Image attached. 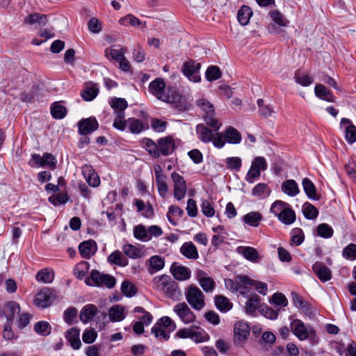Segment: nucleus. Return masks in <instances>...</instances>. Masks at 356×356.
<instances>
[{
	"mask_svg": "<svg viewBox=\"0 0 356 356\" xmlns=\"http://www.w3.org/2000/svg\"><path fill=\"white\" fill-rule=\"evenodd\" d=\"M153 288L163 293L167 298L173 300H179L181 296L178 284L170 275L156 276L152 280Z\"/></svg>",
	"mask_w": 356,
	"mask_h": 356,
	"instance_id": "nucleus-1",
	"label": "nucleus"
},
{
	"mask_svg": "<svg viewBox=\"0 0 356 356\" xmlns=\"http://www.w3.org/2000/svg\"><path fill=\"white\" fill-rule=\"evenodd\" d=\"M290 327L293 334L300 341L309 339L312 345L318 343V338L312 326H306L301 320L295 319L291 322Z\"/></svg>",
	"mask_w": 356,
	"mask_h": 356,
	"instance_id": "nucleus-2",
	"label": "nucleus"
},
{
	"mask_svg": "<svg viewBox=\"0 0 356 356\" xmlns=\"http://www.w3.org/2000/svg\"><path fill=\"white\" fill-rule=\"evenodd\" d=\"M109 104L111 107L113 109L114 113L116 116L114 120L113 127L120 131L125 130V113L124 111L128 106L127 102L120 97H113L110 99Z\"/></svg>",
	"mask_w": 356,
	"mask_h": 356,
	"instance_id": "nucleus-3",
	"label": "nucleus"
},
{
	"mask_svg": "<svg viewBox=\"0 0 356 356\" xmlns=\"http://www.w3.org/2000/svg\"><path fill=\"white\" fill-rule=\"evenodd\" d=\"M196 105L204 113L203 118L206 124L214 131H218L221 123L214 118L215 110L213 104L205 99H200L197 100Z\"/></svg>",
	"mask_w": 356,
	"mask_h": 356,
	"instance_id": "nucleus-4",
	"label": "nucleus"
},
{
	"mask_svg": "<svg viewBox=\"0 0 356 356\" xmlns=\"http://www.w3.org/2000/svg\"><path fill=\"white\" fill-rule=\"evenodd\" d=\"M85 283L88 286L99 287L105 286L108 289H112L116 284V280L113 275L101 273L97 270H92L90 272V277L85 280Z\"/></svg>",
	"mask_w": 356,
	"mask_h": 356,
	"instance_id": "nucleus-5",
	"label": "nucleus"
},
{
	"mask_svg": "<svg viewBox=\"0 0 356 356\" xmlns=\"http://www.w3.org/2000/svg\"><path fill=\"white\" fill-rule=\"evenodd\" d=\"M187 302L197 311L202 310L205 307L204 295L195 285L191 284L185 292Z\"/></svg>",
	"mask_w": 356,
	"mask_h": 356,
	"instance_id": "nucleus-6",
	"label": "nucleus"
},
{
	"mask_svg": "<svg viewBox=\"0 0 356 356\" xmlns=\"http://www.w3.org/2000/svg\"><path fill=\"white\" fill-rule=\"evenodd\" d=\"M57 298L56 290L44 287L35 294L33 303L36 307L44 309L50 307Z\"/></svg>",
	"mask_w": 356,
	"mask_h": 356,
	"instance_id": "nucleus-7",
	"label": "nucleus"
},
{
	"mask_svg": "<svg viewBox=\"0 0 356 356\" xmlns=\"http://www.w3.org/2000/svg\"><path fill=\"white\" fill-rule=\"evenodd\" d=\"M201 66L200 63L193 59H189L183 63L181 72L189 81L194 83H199L201 81V76L200 74Z\"/></svg>",
	"mask_w": 356,
	"mask_h": 356,
	"instance_id": "nucleus-8",
	"label": "nucleus"
},
{
	"mask_svg": "<svg viewBox=\"0 0 356 356\" xmlns=\"http://www.w3.org/2000/svg\"><path fill=\"white\" fill-rule=\"evenodd\" d=\"M30 164L38 167L47 168L53 170L56 168L57 159L51 153L45 152L42 156L38 154H33L32 155Z\"/></svg>",
	"mask_w": 356,
	"mask_h": 356,
	"instance_id": "nucleus-9",
	"label": "nucleus"
},
{
	"mask_svg": "<svg viewBox=\"0 0 356 356\" xmlns=\"http://www.w3.org/2000/svg\"><path fill=\"white\" fill-rule=\"evenodd\" d=\"M250 326L244 321H238L234 325V344L242 346L250 334Z\"/></svg>",
	"mask_w": 356,
	"mask_h": 356,
	"instance_id": "nucleus-10",
	"label": "nucleus"
},
{
	"mask_svg": "<svg viewBox=\"0 0 356 356\" xmlns=\"http://www.w3.org/2000/svg\"><path fill=\"white\" fill-rule=\"evenodd\" d=\"M173 311L184 324L193 323L196 320L195 314L184 302L175 305Z\"/></svg>",
	"mask_w": 356,
	"mask_h": 356,
	"instance_id": "nucleus-11",
	"label": "nucleus"
},
{
	"mask_svg": "<svg viewBox=\"0 0 356 356\" xmlns=\"http://www.w3.org/2000/svg\"><path fill=\"white\" fill-rule=\"evenodd\" d=\"M171 178L174 182V197L177 200H182L186 193V184L184 178L176 172H173Z\"/></svg>",
	"mask_w": 356,
	"mask_h": 356,
	"instance_id": "nucleus-12",
	"label": "nucleus"
},
{
	"mask_svg": "<svg viewBox=\"0 0 356 356\" xmlns=\"http://www.w3.org/2000/svg\"><path fill=\"white\" fill-rule=\"evenodd\" d=\"M79 134L87 136L96 131L99 127V123L95 117L81 119L78 123Z\"/></svg>",
	"mask_w": 356,
	"mask_h": 356,
	"instance_id": "nucleus-13",
	"label": "nucleus"
},
{
	"mask_svg": "<svg viewBox=\"0 0 356 356\" xmlns=\"http://www.w3.org/2000/svg\"><path fill=\"white\" fill-rule=\"evenodd\" d=\"M175 145L172 136H168L158 140V151L159 157L162 155L167 156L175 150Z\"/></svg>",
	"mask_w": 356,
	"mask_h": 356,
	"instance_id": "nucleus-14",
	"label": "nucleus"
},
{
	"mask_svg": "<svg viewBox=\"0 0 356 356\" xmlns=\"http://www.w3.org/2000/svg\"><path fill=\"white\" fill-rule=\"evenodd\" d=\"M154 172L158 192L161 197H165L168 191V187L165 181L166 176L163 174L161 167L159 165L154 166Z\"/></svg>",
	"mask_w": 356,
	"mask_h": 356,
	"instance_id": "nucleus-15",
	"label": "nucleus"
},
{
	"mask_svg": "<svg viewBox=\"0 0 356 356\" xmlns=\"http://www.w3.org/2000/svg\"><path fill=\"white\" fill-rule=\"evenodd\" d=\"M99 313V311L97 306L93 304H88L81 309L79 318L83 323L86 324L91 321Z\"/></svg>",
	"mask_w": 356,
	"mask_h": 356,
	"instance_id": "nucleus-16",
	"label": "nucleus"
},
{
	"mask_svg": "<svg viewBox=\"0 0 356 356\" xmlns=\"http://www.w3.org/2000/svg\"><path fill=\"white\" fill-rule=\"evenodd\" d=\"M312 269L318 278L323 282H325L331 280V270L322 262L317 261L313 266Z\"/></svg>",
	"mask_w": 356,
	"mask_h": 356,
	"instance_id": "nucleus-17",
	"label": "nucleus"
},
{
	"mask_svg": "<svg viewBox=\"0 0 356 356\" xmlns=\"http://www.w3.org/2000/svg\"><path fill=\"white\" fill-rule=\"evenodd\" d=\"M128 128L129 131L133 134H138L143 130L148 129V126L144 124L140 120L135 118H129L125 120V129Z\"/></svg>",
	"mask_w": 356,
	"mask_h": 356,
	"instance_id": "nucleus-18",
	"label": "nucleus"
},
{
	"mask_svg": "<svg viewBox=\"0 0 356 356\" xmlns=\"http://www.w3.org/2000/svg\"><path fill=\"white\" fill-rule=\"evenodd\" d=\"M79 334L80 330L76 327H72L65 333V338L74 350H79L81 346Z\"/></svg>",
	"mask_w": 356,
	"mask_h": 356,
	"instance_id": "nucleus-19",
	"label": "nucleus"
},
{
	"mask_svg": "<svg viewBox=\"0 0 356 356\" xmlns=\"http://www.w3.org/2000/svg\"><path fill=\"white\" fill-rule=\"evenodd\" d=\"M214 129L211 131L204 124H199L196 126V134L199 140L204 143H209L213 140Z\"/></svg>",
	"mask_w": 356,
	"mask_h": 356,
	"instance_id": "nucleus-20",
	"label": "nucleus"
},
{
	"mask_svg": "<svg viewBox=\"0 0 356 356\" xmlns=\"http://www.w3.org/2000/svg\"><path fill=\"white\" fill-rule=\"evenodd\" d=\"M165 81L161 78H156L152 81L149 86V90L159 99H161V96L165 92Z\"/></svg>",
	"mask_w": 356,
	"mask_h": 356,
	"instance_id": "nucleus-21",
	"label": "nucleus"
},
{
	"mask_svg": "<svg viewBox=\"0 0 356 356\" xmlns=\"http://www.w3.org/2000/svg\"><path fill=\"white\" fill-rule=\"evenodd\" d=\"M171 273L174 278L177 280H186L191 277V270L183 266H176L174 263L170 268Z\"/></svg>",
	"mask_w": 356,
	"mask_h": 356,
	"instance_id": "nucleus-22",
	"label": "nucleus"
},
{
	"mask_svg": "<svg viewBox=\"0 0 356 356\" xmlns=\"http://www.w3.org/2000/svg\"><path fill=\"white\" fill-rule=\"evenodd\" d=\"M259 307H261L260 305V297L256 293L252 294L248 298L245 305L246 314L252 316Z\"/></svg>",
	"mask_w": 356,
	"mask_h": 356,
	"instance_id": "nucleus-23",
	"label": "nucleus"
},
{
	"mask_svg": "<svg viewBox=\"0 0 356 356\" xmlns=\"http://www.w3.org/2000/svg\"><path fill=\"white\" fill-rule=\"evenodd\" d=\"M302 185L307 197L313 200H318L320 195L316 193V188L314 184L307 177L302 179Z\"/></svg>",
	"mask_w": 356,
	"mask_h": 356,
	"instance_id": "nucleus-24",
	"label": "nucleus"
},
{
	"mask_svg": "<svg viewBox=\"0 0 356 356\" xmlns=\"http://www.w3.org/2000/svg\"><path fill=\"white\" fill-rule=\"evenodd\" d=\"M19 305L13 301L8 302L3 307V313L8 322H12L15 314H19Z\"/></svg>",
	"mask_w": 356,
	"mask_h": 356,
	"instance_id": "nucleus-25",
	"label": "nucleus"
},
{
	"mask_svg": "<svg viewBox=\"0 0 356 356\" xmlns=\"http://www.w3.org/2000/svg\"><path fill=\"white\" fill-rule=\"evenodd\" d=\"M99 93V88L97 84L93 83H88L83 90H82L81 95L85 101L93 100Z\"/></svg>",
	"mask_w": 356,
	"mask_h": 356,
	"instance_id": "nucleus-26",
	"label": "nucleus"
},
{
	"mask_svg": "<svg viewBox=\"0 0 356 356\" xmlns=\"http://www.w3.org/2000/svg\"><path fill=\"white\" fill-rule=\"evenodd\" d=\"M236 251L238 254L243 255L247 260L255 262L259 257L258 251L250 246H239Z\"/></svg>",
	"mask_w": 356,
	"mask_h": 356,
	"instance_id": "nucleus-27",
	"label": "nucleus"
},
{
	"mask_svg": "<svg viewBox=\"0 0 356 356\" xmlns=\"http://www.w3.org/2000/svg\"><path fill=\"white\" fill-rule=\"evenodd\" d=\"M214 302L216 308L222 313L229 312L233 307L232 302L222 295H216L214 298Z\"/></svg>",
	"mask_w": 356,
	"mask_h": 356,
	"instance_id": "nucleus-28",
	"label": "nucleus"
},
{
	"mask_svg": "<svg viewBox=\"0 0 356 356\" xmlns=\"http://www.w3.org/2000/svg\"><path fill=\"white\" fill-rule=\"evenodd\" d=\"M198 280L200 286L207 293L211 292L216 286L213 279L207 276L203 271L199 273Z\"/></svg>",
	"mask_w": 356,
	"mask_h": 356,
	"instance_id": "nucleus-29",
	"label": "nucleus"
},
{
	"mask_svg": "<svg viewBox=\"0 0 356 356\" xmlns=\"http://www.w3.org/2000/svg\"><path fill=\"white\" fill-rule=\"evenodd\" d=\"M180 252L190 259H197L199 257L197 248L192 242L184 243L180 248Z\"/></svg>",
	"mask_w": 356,
	"mask_h": 356,
	"instance_id": "nucleus-30",
	"label": "nucleus"
},
{
	"mask_svg": "<svg viewBox=\"0 0 356 356\" xmlns=\"http://www.w3.org/2000/svg\"><path fill=\"white\" fill-rule=\"evenodd\" d=\"M181 96L176 88H168L161 96V101L175 104L181 102Z\"/></svg>",
	"mask_w": 356,
	"mask_h": 356,
	"instance_id": "nucleus-31",
	"label": "nucleus"
},
{
	"mask_svg": "<svg viewBox=\"0 0 356 356\" xmlns=\"http://www.w3.org/2000/svg\"><path fill=\"white\" fill-rule=\"evenodd\" d=\"M282 191L291 197H295L299 192V188L296 181L293 179H288L282 184Z\"/></svg>",
	"mask_w": 356,
	"mask_h": 356,
	"instance_id": "nucleus-32",
	"label": "nucleus"
},
{
	"mask_svg": "<svg viewBox=\"0 0 356 356\" xmlns=\"http://www.w3.org/2000/svg\"><path fill=\"white\" fill-rule=\"evenodd\" d=\"M271 193V189L265 183L257 184L252 190V195L259 199L268 197Z\"/></svg>",
	"mask_w": 356,
	"mask_h": 356,
	"instance_id": "nucleus-33",
	"label": "nucleus"
},
{
	"mask_svg": "<svg viewBox=\"0 0 356 356\" xmlns=\"http://www.w3.org/2000/svg\"><path fill=\"white\" fill-rule=\"evenodd\" d=\"M278 220L284 225H289L293 224L296 218L295 211L291 207V205L286 207L285 210L278 216Z\"/></svg>",
	"mask_w": 356,
	"mask_h": 356,
	"instance_id": "nucleus-34",
	"label": "nucleus"
},
{
	"mask_svg": "<svg viewBox=\"0 0 356 356\" xmlns=\"http://www.w3.org/2000/svg\"><path fill=\"white\" fill-rule=\"evenodd\" d=\"M315 95L318 98L328 102H334V98L332 92L323 84H317L314 88Z\"/></svg>",
	"mask_w": 356,
	"mask_h": 356,
	"instance_id": "nucleus-35",
	"label": "nucleus"
},
{
	"mask_svg": "<svg viewBox=\"0 0 356 356\" xmlns=\"http://www.w3.org/2000/svg\"><path fill=\"white\" fill-rule=\"evenodd\" d=\"M108 316L112 322H119L125 318L124 311L122 306L115 305L108 310Z\"/></svg>",
	"mask_w": 356,
	"mask_h": 356,
	"instance_id": "nucleus-36",
	"label": "nucleus"
},
{
	"mask_svg": "<svg viewBox=\"0 0 356 356\" xmlns=\"http://www.w3.org/2000/svg\"><path fill=\"white\" fill-rule=\"evenodd\" d=\"M148 261L149 263L148 271L152 275L163 269L165 266L164 259L159 255L151 257Z\"/></svg>",
	"mask_w": 356,
	"mask_h": 356,
	"instance_id": "nucleus-37",
	"label": "nucleus"
},
{
	"mask_svg": "<svg viewBox=\"0 0 356 356\" xmlns=\"http://www.w3.org/2000/svg\"><path fill=\"white\" fill-rule=\"evenodd\" d=\"M142 146L152 157L155 159L159 158V154L158 151V143H156L153 140L144 138L142 141Z\"/></svg>",
	"mask_w": 356,
	"mask_h": 356,
	"instance_id": "nucleus-38",
	"label": "nucleus"
},
{
	"mask_svg": "<svg viewBox=\"0 0 356 356\" xmlns=\"http://www.w3.org/2000/svg\"><path fill=\"white\" fill-rule=\"evenodd\" d=\"M252 15V11L248 6H243L237 13L238 21L242 26H245L249 23L250 19Z\"/></svg>",
	"mask_w": 356,
	"mask_h": 356,
	"instance_id": "nucleus-39",
	"label": "nucleus"
},
{
	"mask_svg": "<svg viewBox=\"0 0 356 356\" xmlns=\"http://www.w3.org/2000/svg\"><path fill=\"white\" fill-rule=\"evenodd\" d=\"M51 114L54 119H63L67 113V108L61 105L60 102H56L51 104Z\"/></svg>",
	"mask_w": 356,
	"mask_h": 356,
	"instance_id": "nucleus-40",
	"label": "nucleus"
},
{
	"mask_svg": "<svg viewBox=\"0 0 356 356\" xmlns=\"http://www.w3.org/2000/svg\"><path fill=\"white\" fill-rule=\"evenodd\" d=\"M226 141L230 144H238L241 141L240 132L233 127H229L225 133Z\"/></svg>",
	"mask_w": 356,
	"mask_h": 356,
	"instance_id": "nucleus-41",
	"label": "nucleus"
},
{
	"mask_svg": "<svg viewBox=\"0 0 356 356\" xmlns=\"http://www.w3.org/2000/svg\"><path fill=\"white\" fill-rule=\"evenodd\" d=\"M24 22L30 25L38 24L40 26H44L47 22V17L46 15L33 13L26 17Z\"/></svg>",
	"mask_w": 356,
	"mask_h": 356,
	"instance_id": "nucleus-42",
	"label": "nucleus"
},
{
	"mask_svg": "<svg viewBox=\"0 0 356 356\" xmlns=\"http://www.w3.org/2000/svg\"><path fill=\"white\" fill-rule=\"evenodd\" d=\"M107 261L111 264H115L120 266H126L128 264V260L123 257L121 252L115 250L112 252L107 258Z\"/></svg>",
	"mask_w": 356,
	"mask_h": 356,
	"instance_id": "nucleus-43",
	"label": "nucleus"
},
{
	"mask_svg": "<svg viewBox=\"0 0 356 356\" xmlns=\"http://www.w3.org/2000/svg\"><path fill=\"white\" fill-rule=\"evenodd\" d=\"M34 331L40 336L47 337L51 332V326L47 321H40L34 325Z\"/></svg>",
	"mask_w": 356,
	"mask_h": 356,
	"instance_id": "nucleus-44",
	"label": "nucleus"
},
{
	"mask_svg": "<svg viewBox=\"0 0 356 356\" xmlns=\"http://www.w3.org/2000/svg\"><path fill=\"white\" fill-rule=\"evenodd\" d=\"M261 220V214L257 211L250 212L243 216V221L252 227H257Z\"/></svg>",
	"mask_w": 356,
	"mask_h": 356,
	"instance_id": "nucleus-45",
	"label": "nucleus"
},
{
	"mask_svg": "<svg viewBox=\"0 0 356 356\" xmlns=\"http://www.w3.org/2000/svg\"><path fill=\"white\" fill-rule=\"evenodd\" d=\"M210 339L209 334L199 326H195L191 339L196 343L208 341Z\"/></svg>",
	"mask_w": 356,
	"mask_h": 356,
	"instance_id": "nucleus-46",
	"label": "nucleus"
},
{
	"mask_svg": "<svg viewBox=\"0 0 356 356\" xmlns=\"http://www.w3.org/2000/svg\"><path fill=\"white\" fill-rule=\"evenodd\" d=\"M302 213L305 218L308 220L316 219L318 216V210L308 202L303 204Z\"/></svg>",
	"mask_w": 356,
	"mask_h": 356,
	"instance_id": "nucleus-47",
	"label": "nucleus"
},
{
	"mask_svg": "<svg viewBox=\"0 0 356 356\" xmlns=\"http://www.w3.org/2000/svg\"><path fill=\"white\" fill-rule=\"evenodd\" d=\"M275 340L276 337L275 334L271 332L266 331L262 334L261 338L259 339V343L263 348L268 350V348H270L271 345L275 343Z\"/></svg>",
	"mask_w": 356,
	"mask_h": 356,
	"instance_id": "nucleus-48",
	"label": "nucleus"
},
{
	"mask_svg": "<svg viewBox=\"0 0 356 356\" xmlns=\"http://www.w3.org/2000/svg\"><path fill=\"white\" fill-rule=\"evenodd\" d=\"M222 76V72L217 65H210L206 70L205 77L208 81H214L219 79Z\"/></svg>",
	"mask_w": 356,
	"mask_h": 356,
	"instance_id": "nucleus-49",
	"label": "nucleus"
},
{
	"mask_svg": "<svg viewBox=\"0 0 356 356\" xmlns=\"http://www.w3.org/2000/svg\"><path fill=\"white\" fill-rule=\"evenodd\" d=\"M92 244H95L92 240L86 241L79 244V250L83 258L89 259L91 257Z\"/></svg>",
	"mask_w": 356,
	"mask_h": 356,
	"instance_id": "nucleus-50",
	"label": "nucleus"
},
{
	"mask_svg": "<svg viewBox=\"0 0 356 356\" xmlns=\"http://www.w3.org/2000/svg\"><path fill=\"white\" fill-rule=\"evenodd\" d=\"M122 250L124 253L131 259H138L143 256L141 250L131 244L124 245Z\"/></svg>",
	"mask_w": 356,
	"mask_h": 356,
	"instance_id": "nucleus-51",
	"label": "nucleus"
},
{
	"mask_svg": "<svg viewBox=\"0 0 356 356\" xmlns=\"http://www.w3.org/2000/svg\"><path fill=\"white\" fill-rule=\"evenodd\" d=\"M90 268L88 262L83 261L79 262L74 268V275L79 280H83L88 273Z\"/></svg>",
	"mask_w": 356,
	"mask_h": 356,
	"instance_id": "nucleus-52",
	"label": "nucleus"
},
{
	"mask_svg": "<svg viewBox=\"0 0 356 356\" xmlns=\"http://www.w3.org/2000/svg\"><path fill=\"white\" fill-rule=\"evenodd\" d=\"M294 79L297 83L305 87L310 86L313 82V79L309 74L300 71L296 72Z\"/></svg>",
	"mask_w": 356,
	"mask_h": 356,
	"instance_id": "nucleus-53",
	"label": "nucleus"
},
{
	"mask_svg": "<svg viewBox=\"0 0 356 356\" xmlns=\"http://www.w3.org/2000/svg\"><path fill=\"white\" fill-rule=\"evenodd\" d=\"M148 232L145 227L143 225H138L134 229V236L136 238L143 241H147L151 239V237L148 236Z\"/></svg>",
	"mask_w": 356,
	"mask_h": 356,
	"instance_id": "nucleus-54",
	"label": "nucleus"
},
{
	"mask_svg": "<svg viewBox=\"0 0 356 356\" xmlns=\"http://www.w3.org/2000/svg\"><path fill=\"white\" fill-rule=\"evenodd\" d=\"M269 15L273 21L280 26H286L289 23V20L278 10L270 11Z\"/></svg>",
	"mask_w": 356,
	"mask_h": 356,
	"instance_id": "nucleus-55",
	"label": "nucleus"
},
{
	"mask_svg": "<svg viewBox=\"0 0 356 356\" xmlns=\"http://www.w3.org/2000/svg\"><path fill=\"white\" fill-rule=\"evenodd\" d=\"M257 105L259 114L264 118H268L274 112L273 106L270 104H266L262 99L257 100Z\"/></svg>",
	"mask_w": 356,
	"mask_h": 356,
	"instance_id": "nucleus-56",
	"label": "nucleus"
},
{
	"mask_svg": "<svg viewBox=\"0 0 356 356\" xmlns=\"http://www.w3.org/2000/svg\"><path fill=\"white\" fill-rule=\"evenodd\" d=\"M289 204L282 200L275 201L270 207V212L273 213L277 218L285 210Z\"/></svg>",
	"mask_w": 356,
	"mask_h": 356,
	"instance_id": "nucleus-57",
	"label": "nucleus"
},
{
	"mask_svg": "<svg viewBox=\"0 0 356 356\" xmlns=\"http://www.w3.org/2000/svg\"><path fill=\"white\" fill-rule=\"evenodd\" d=\"M226 167L230 170L238 172L242 165V161L240 157L232 156L226 159Z\"/></svg>",
	"mask_w": 356,
	"mask_h": 356,
	"instance_id": "nucleus-58",
	"label": "nucleus"
},
{
	"mask_svg": "<svg viewBox=\"0 0 356 356\" xmlns=\"http://www.w3.org/2000/svg\"><path fill=\"white\" fill-rule=\"evenodd\" d=\"M54 272L42 269L37 273L36 280L43 283H51L54 280Z\"/></svg>",
	"mask_w": 356,
	"mask_h": 356,
	"instance_id": "nucleus-59",
	"label": "nucleus"
},
{
	"mask_svg": "<svg viewBox=\"0 0 356 356\" xmlns=\"http://www.w3.org/2000/svg\"><path fill=\"white\" fill-rule=\"evenodd\" d=\"M318 234L323 238H329L333 236V229L326 223L319 224L316 229Z\"/></svg>",
	"mask_w": 356,
	"mask_h": 356,
	"instance_id": "nucleus-60",
	"label": "nucleus"
},
{
	"mask_svg": "<svg viewBox=\"0 0 356 356\" xmlns=\"http://www.w3.org/2000/svg\"><path fill=\"white\" fill-rule=\"evenodd\" d=\"M305 239L304 232L299 227L294 228L291 230V242L296 245H301Z\"/></svg>",
	"mask_w": 356,
	"mask_h": 356,
	"instance_id": "nucleus-61",
	"label": "nucleus"
},
{
	"mask_svg": "<svg viewBox=\"0 0 356 356\" xmlns=\"http://www.w3.org/2000/svg\"><path fill=\"white\" fill-rule=\"evenodd\" d=\"M121 291L127 297H133L137 292L136 286L129 281H124L121 284Z\"/></svg>",
	"mask_w": 356,
	"mask_h": 356,
	"instance_id": "nucleus-62",
	"label": "nucleus"
},
{
	"mask_svg": "<svg viewBox=\"0 0 356 356\" xmlns=\"http://www.w3.org/2000/svg\"><path fill=\"white\" fill-rule=\"evenodd\" d=\"M105 54L106 56H111L112 59L118 62L124 56V49L107 48L105 49Z\"/></svg>",
	"mask_w": 356,
	"mask_h": 356,
	"instance_id": "nucleus-63",
	"label": "nucleus"
},
{
	"mask_svg": "<svg viewBox=\"0 0 356 356\" xmlns=\"http://www.w3.org/2000/svg\"><path fill=\"white\" fill-rule=\"evenodd\" d=\"M345 138L348 143L350 145L356 142V126L350 124L346 128Z\"/></svg>",
	"mask_w": 356,
	"mask_h": 356,
	"instance_id": "nucleus-64",
	"label": "nucleus"
}]
</instances>
